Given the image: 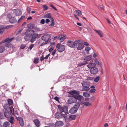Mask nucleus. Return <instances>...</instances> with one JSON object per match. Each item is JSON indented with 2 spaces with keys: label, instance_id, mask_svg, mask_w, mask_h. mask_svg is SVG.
<instances>
[{
  "label": "nucleus",
  "instance_id": "45",
  "mask_svg": "<svg viewBox=\"0 0 127 127\" xmlns=\"http://www.w3.org/2000/svg\"><path fill=\"white\" fill-rule=\"evenodd\" d=\"M39 59L37 58H35L34 59V60L33 61V62L35 64H37L38 62Z\"/></svg>",
  "mask_w": 127,
  "mask_h": 127
},
{
  "label": "nucleus",
  "instance_id": "56",
  "mask_svg": "<svg viewBox=\"0 0 127 127\" xmlns=\"http://www.w3.org/2000/svg\"><path fill=\"white\" fill-rule=\"evenodd\" d=\"M34 44H32L28 48L30 49L31 50L32 49V48L34 47Z\"/></svg>",
  "mask_w": 127,
  "mask_h": 127
},
{
  "label": "nucleus",
  "instance_id": "49",
  "mask_svg": "<svg viewBox=\"0 0 127 127\" xmlns=\"http://www.w3.org/2000/svg\"><path fill=\"white\" fill-rule=\"evenodd\" d=\"M12 17L11 14L9 13H8L7 15V17L9 18L10 19Z\"/></svg>",
  "mask_w": 127,
  "mask_h": 127
},
{
  "label": "nucleus",
  "instance_id": "38",
  "mask_svg": "<svg viewBox=\"0 0 127 127\" xmlns=\"http://www.w3.org/2000/svg\"><path fill=\"white\" fill-rule=\"evenodd\" d=\"M82 89L84 91H88L90 89L88 87H83Z\"/></svg>",
  "mask_w": 127,
  "mask_h": 127
},
{
  "label": "nucleus",
  "instance_id": "27",
  "mask_svg": "<svg viewBox=\"0 0 127 127\" xmlns=\"http://www.w3.org/2000/svg\"><path fill=\"white\" fill-rule=\"evenodd\" d=\"M88 63V62L86 61H84L83 62H81L79 63L78 64V66H81L83 65H85Z\"/></svg>",
  "mask_w": 127,
  "mask_h": 127
},
{
  "label": "nucleus",
  "instance_id": "42",
  "mask_svg": "<svg viewBox=\"0 0 127 127\" xmlns=\"http://www.w3.org/2000/svg\"><path fill=\"white\" fill-rule=\"evenodd\" d=\"M14 120V117L12 116H11L10 118L9 121L11 124H13L14 123L13 122Z\"/></svg>",
  "mask_w": 127,
  "mask_h": 127
},
{
  "label": "nucleus",
  "instance_id": "24",
  "mask_svg": "<svg viewBox=\"0 0 127 127\" xmlns=\"http://www.w3.org/2000/svg\"><path fill=\"white\" fill-rule=\"evenodd\" d=\"M27 27L31 29H34L35 26L34 24H28L27 25Z\"/></svg>",
  "mask_w": 127,
  "mask_h": 127
},
{
  "label": "nucleus",
  "instance_id": "3",
  "mask_svg": "<svg viewBox=\"0 0 127 127\" xmlns=\"http://www.w3.org/2000/svg\"><path fill=\"white\" fill-rule=\"evenodd\" d=\"M56 49L59 52H61L64 51V45H62L61 43L58 44L56 47Z\"/></svg>",
  "mask_w": 127,
  "mask_h": 127
},
{
  "label": "nucleus",
  "instance_id": "43",
  "mask_svg": "<svg viewBox=\"0 0 127 127\" xmlns=\"http://www.w3.org/2000/svg\"><path fill=\"white\" fill-rule=\"evenodd\" d=\"M100 79L99 76H97L94 79V81L95 82H97L99 81Z\"/></svg>",
  "mask_w": 127,
  "mask_h": 127
},
{
  "label": "nucleus",
  "instance_id": "47",
  "mask_svg": "<svg viewBox=\"0 0 127 127\" xmlns=\"http://www.w3.org/2000/svg\"><path fill=\"white\" fill-rule=\"evenodd\" d=\"M4 31V29L3 28H0V35L2 34Z\"/></svg>",
  "mask_w": 127,
  "mask_h": 127
},
{
  "label": "nucleus",
  "instance_id": "2",
  "mask_svg": "<svg viewBox=\"0 0 127 127\" xmlns=\"http://www.w3.org/2000/svg\"><path fill=\"white\" fill-rule=\"evenodd\" d=\"M29 32H32L34 33V30H29V31H27L25 33L26 35L24 37V38L25 41H27L29 40L30 38V36L32 35V34H30L29 33Z\"/></svg>",
  "mask_w": 127,
  "mask_h": 127
},
{
  "label": "nucleus",
  "instance_id": "35",
  "mask_svg": "<svg viewBox=\"0 0 127 127\" xmlns=\"http://www.w3.org/2000/svg\"><path fill=\"white\" fill-rule=\"evenodd\" d=\"M44 18H50V20L51 19V18H53L51 17V16L50 15V14L49 13H48L46 14L44 16Z\"/></svg>",
  "mask_w": 127,
  "mask_h": 127
},
{
  "label": "nucleus",
  "instance_id": "17",
  "mask_svg": "<svg viewBox=\"0 0 127 127\" xmlns=\"http://www.w3.org/2000/svg\"><path fill=\"white\" fill-rule=\"evenodd\" d=\"M17 120L18 121L20 125L22 126H23L24 124L22 118L21 117H18L17 118Z\"/></svg>",
  "mask_w": 127,
  "mask_h": 127
},
{
  "label": "nucleus",
  "instance_id": "29",
  "mask_svg": "<svg viewBox=\"0 0 127 127\" xmlns=\"http://www.w3.org/2000/svg\"><path fill=\"white\" fill-rule=\"evenodd\" d=\"M76 118V116L75 115H70L69 118V119L70 120H75Z\"/></svg>",
  "mask_w": 127,
  "mask_h": 127
},
{
  "label": "nucleus",
  "instance_id": "41",
  "mask_svg": "<svg viewBox=\"0 0 127 127\" xmlns=\"http://www.w3.org/2000/svg\"><path fill=\"white\" fill-rule=\"evenodd\" d=\"M5 48L4 46H0V53H2L4 50Z\"/></svg>",
  "mask_w": 127,
  "mask_h": 127
},
{
  "label": "nucleus",
  "instance_id": "36",
  "mask_svg": "<svg viewBox=\"0 0 127 127\" xmlns=\"http://www.w3.org/2000/svg\"><path fill=\"white\" fill-rule=\"evenodd\" d=\"M51 24L49 25L50 27L53 26L54 25V21L53 18H51Z\"/></svg>",
  "mask_w": 127,
  "mask_h": 127
},
{
  "label": "nucleus",
  "instance_id": "21",
  "mask_svg": "<svg viewBox=\"0 0 127 127\" xmlns=\"http://www.w3.org/2000/svg\"><path fill=\"white\" fill-rule=\"evenodd\" d=\"M33 122L37 127H39L40 125V122L37 119L35 120H34Z\"/></svg>",
  "mask_w": 127,
  "mask_h": 127
},
{
  "label": "nucleus",
  "instance_id": "55",
  "mask_svg": "<svg viewBox=\"0 0 127 127\" xmlns=\"http://www.w3.org/2000/svg\"><path fill=\"white\" fill-rule=\"evenodd\" d=\"M54 99L56 101H57L58 102H59V97H57V96H55V97Z\"/></svg>",
  "mask_w": 127,
  "mask_h": 127
},
{
  "label": "nucleus",
  "instance_id": "16",
  "mask_svg": "<svg viewBox=\"0 0 127 127\" xmlns=\"http://www.w3.org/2000/svg\"><path fill=\"white\" fill-rule=\"evenodd\" d=\"M94 31L98 33L100 37H102L103 36V33L102 31L100 30H95Z\"/></svg>",
  "mask_w": 127,
  "mask_h": 127
},
{
  "label": "nucleus",
  "instance_id": "4",
  "mask_svg": "<svg viewBox=\"0 0 127 127\" xmlns=\"http://www.w3.org/2000/svg\"><path fill=\"white\" fill-rule=\"evenodd\" d=\"M74 95H73L71 98L68 99L67 102L68 104L76 102V99Z\"/></svg>",
  "mask_w": 127,
  "mask_h": 127
},
{
  "label": "nucleus",
  "instance_id": "60",
  "mask_svg": "<svg viewBox=\"0 0 127 127\" xmlns=\"http://www.w3.org/2000/svg\"><path fill=\"white\" fill-rule=\"evenodd\" d=\"M44 57L43 55H42L40 58V60L41 61H42L44 59Z\"/></svg>",
  "mask_w": 127,
  "mask_h": 127
},
{
  "label": "nucleus",
  "instance_id": "32",
  "mask_svg": "<svg viewBox=\"0 0 127 127\" xmlns=\"http://www.w3.org/2000/svg\"><path fill=\"white\" fill-rule=\"evenodd\" d=\"M90 94L88 93L85 92L83 93V96L86 97H88L90 96Z\"/></svg>",
  "mask_w": 127,
  "mask_h": 127
},
{
  "label": "nucleus",
  "instance_id": "44",
  "mask_svg": "<svg viewBox=\"0 0 127 127\" xmlns=\"http://www.w3.org/2000/svg\"><path fill=\"white\" fill-rule=\"evenodd\" d=\"M76 13L79 16H80L81 14V12L80 10H76Z\"/></svg>",
  "mask_w": 127,
  "mask_h": 127
},
{
  "label": "nucleus",
  "instance_id": "64",
  "mask_svg": "<svg viewBox=\"0 0 127 127\" xmlns=\"http://www.w3.org/2000/svg\"><path fill=\"white\" fill-rule=\"evenodd\" d=\"M83 44H84V45L86 46H89V44L86 42H84Z\"/></svg>",
  "mask_w": 127,
  "mask_h": 127
},
{
  "label": "nucleus",
  "instance_id": "26",
  "mask_svg": "<svg viewBox=\"0 0 127 127\" xmlns=\"http://www.w3.org/2000/svg\"><path fill=\"white\" fill-rule=\"evenodd\" d=\"M79 93L78 92L75 90L71 91L70 92V94L72 95V96H73V94L78 95Z\"/></svg>",
  "mask_w": 127,
  "mask_h": 127
},
{
  "label": "nucleus",
  "instance_id": "58",
  "mask_svg": "<svg viewBox=\"0 0 127 127\" xmlns=\"http://www.w3.org/2000/svg\"><path fill=\"white\" fill-rule=\"evenodd\" d=\"M80 104L79 103H77L76 104H75L74 106V107H75V106H76V107L77 108V107L79 108L80 107Z\"/></svg>",
  "mask_w": 127,
  "mask_h": 127
},
{
  "label": "nucleus",
  "instance_id": "48",
  "mask_svg": "<svg viewBox=\"0 0 127 127\" xmlns=\"http://www.w3.org/2000/svg\"><path fill=\"white\" fill-rule=\"evenodd\" d=\"M49 127H56V126L55 124L51 123L49 125Z\"/></svg>",
  "mask_w": 127,
  "mask_h": 127
},
{
  "label": "nucleus",
  "instance_id": "20",
  "mask_svg": "<svg viewBox=\"0 0 127 127\" xmlns=\"http://www.w3.org/2000/svg\"><path fill=\"white\" fill-rule=\"evenodd\" d=\"M92 56L91 55L87 56H85L84 57L83 59L84 60H86L87 61H90L91 60L92 58Z\"/></svg>",
  "mask_w": 127,
  "mask_h": 127
},
{
  "label": "nucleus",
  "instance_id": "7",
  "mask_svg": "<svg viewBox=\"0 0 127 127\" xmlns=\"http://www.w3.org/2000/svg\"><path fill=\"white\" fill-rule=\"evenodd\" d=\"M55 118L58 119L62 118L64 117L63 114L59 112H57L55 114Z\"/></svg>",
  "mask_w": 127,
  "mask_h": 127
},
{
  "label": "nucleus",
  "instance_id": "19",
  "mask_svg": "<svg viewBox=\"0 0 127 127\" xmlns=\"http://www.w3.org/2000/svg\"><path fill=\"white\" fill-rule=\"evenodd\" d=\"M55 125L56 126H61L63 125V122L61 121H58L56 122Z\"/></svg>",
  "mask_w": 127,
  "mask_h": 127
},
{
  "label": "nucleus",
  "instance_id": "8",
  "mask_svg": "<svg viewBox=\"0 0 127 127\" xmlns=\"http://www.w3.org/2000/svg\"><path fill=\"white\" fill-rule=\"evenodd\" d=\"M77 108L74 106L70 109L69 110V112L71 114H74L77 112Z\"/></svg>",
  "mask_w": 127,
  "mask_h": 127
},
{
  "label": "nucleus",
  "instance_id": "23",
  "mask_svg": "<svg viewBox=\"0 0 127 127\" xmlns=\"http://www.w3.org/2000/svg\"><path fill=\"white\" fill-rule=\"evenodd\" d=\"M59 111H60V113H62L64 112V107L60 105H58L57 106Z\"/></svg>",
  "mask_w": 127,
  "mask_h": 127
},
{
  "label": "nucleus",
  "instance_id": "1",
  "mask_svg": "<svg viewBox=\"0 0 127 127\" xmlns=\"http://www.w3.org/2000/svg\"><path fill=\"white\" fill-rule=\"evenodd\" d=\"M96 64L94 63H89L87 67L89 68H91L90 70V71H98V69L96 67Z\"/></svg>",
  "mask_w": 127,
  "mask_h": 127
},
{
  "label": "nucleus",
  "instance_id": "13",
  "mask_svg": "<svg viewBox=\"0 0 127 127\" xmlns=\"http://www.w3.org/2000/svg\"><path fill=\"white\" fill-rule=\"evenodd\" d=\"M64 118L65 119V127H68L70 125V124L69 122V120L67 119V117L65 116H64Z\"/></svg>",
  "mask_w": 127,
  "mask_h": 127
},
{
  "label": "nucleus",
  "instance_id": "62",
  "mask_svg": "<svg viewBox=\"0 0 127 127\" xmlns=\"http://www.w3.org/2000/svg\"><path fill=\"white\" fill-rule=\"evenodd\" d=\"M47 42H48L47 41H45L41 44V46H43L45 44H47Z\"/></svg>",
  "mask_w": 127,
  "mask_h": 127
},
{
  "label": "nucleus",
  "instance_id": "31",
  "mask_svg": "<svg viewBox=\"0 0 127 127\" xmlns=\"http://www.w3.org/2000/svg\"><path fill=\"white\" fill-rule=\"evenodd\" d=\"M9 105L8 103H6L4 104L3 107L4 108L5 110H7L8 109L9 107Z\"/></svg>",
  "mask_w": 127,
  "mask_h": 127
},
{
  "label": "nucleus",
  "instance_id": "50",
  "mask_svg": "<svg viewBox=\"0 0 127 127\" xmlns=\"http://www.w3.org/2000/svg\"><path fill=\"white\" fill-rule=\"evenodd\" d=\"M94 61L96 64L99 65V62L97 59H95L94 60Z\"/></svg>",
  "mask_w": 127,
  "mask_h": 127
},
{
  "label": "nucleus",
  "instance_id": "37",
  "mask_svg": "<svg viewBox=\"0 0 127 127\" xmlns=\"http://www.w3.org/2000/svg\"><path fill=\"white\" fill-rule=\"evenodd\" d=\"M10 125L9 123L8 122H6L4 123L3 126L4 127H7Z\"/></svg>",
  "mask_w": 127,
  "mask_h": 127
},
{
  "label": "nucleus",
  "instance_id": "28",
  "mask_svg": "<svg viewBox=\"0 0 127 127\" xmlns=\"http://www.w3.org/2000/svg\"><path fill=\"white\" fill-rule=\"evenodd\" d=\"M64 112L65 115L68 114V107L66 106H64Z\"/></svg>",
  "mask_w": 127,
  "mask_h": 127
},
{
  "label": "nucleus",
  "instance_id": "51",
  "mask_svg": "<svg viewBox=\"0 0 127 127\" xmlns=\"http://www.w3.org/2000/svg\"><path fill=\"white\" fill-rule=\"evenodd\" d=\"M34 29L36 31H41V30L40 28H37L35 26Z\"/></svg>",
  "mask_w": 127,
  "mask_h": 127
},
{
  "label": "nucleus",
  "instance_id": "53",
  "mask_svg": "<svg viewBox=\"0 0 127 127\" xmlns=\"http://www.w3.org/2000/svg\"><path fill=\"white\" fill-rule=\"evenodd\" d=\"M4 118V117L3 115L0 112V119H3Z\"/></svg>",
  "mask_w": 127,
  "mask_h": 127
},
{
  "label": "nucleus",
  "instance_id": "11",
  "mask_svg": "<svg viewBox=\"0 0 127 127\" xmlns=\"http://www.w3.org/2000/svg\"><path fill=\"white\" fill-rule=\"evenodd\" d=\"M82 84L83 87H88L90 85V83L87 81H85L83 82Z\"/></svg>",
  "mask_w": 127,
  "mask_h": 127
},
{
  "label": "nucleus",
  "instance_id": "30",
  "mask_svg": "<svg viewBox=\"0 0 127 127\" xmlns=\"http://www.w3.org/2000/svg\"><path fill=\"white\" fill-rule=\"evenodd\" d=\"M67 45L71 48H74L75 47L74 43L73 42H72L70 44H68Z\"/></svg>",
  "mask_w": 127,
  "mask_h": 127
},
{
  "label": "nucleus",
  "instance_id": "57",
  "mask_svg": "<svg viewBox=\"0 0 127 127\" xmlns=\"http://www.w3.org/2000/svg\"><path fill=\"white\" fill-rule=\"evenodd\" d=\"M40 23L42 24H44L45 23V20L44 19H42L40 21Z\"/></svg>",
  "mask_w": 127,
  "mask_h": 127
},
{
  "label": "nucleus",
  "instance_id": "10",
  "mask_svg": "<svg viewBox=\"0 0 127 127\" xmlns=\"http://www.w3.org/2000/svg\"><path fill=\"white\" fill-rule=\"evenodd\" d=\"M38 36V34L36 33H34L32 36V38L31 39L30 41L32 43H33L35 40L36 39Z\"/></svg>",
  "mask_w": 127,
  "mask_h": 127
},
{
  "label": "nucleus",
  "instance_id": "39",
  "mask_svg": "<svg viewBox=\"0 0 127 127\" xmlns=\"http://www.w3.org/2000/svg\"><path fill=\"white\" fill-rule=\"evenodd\" d=\"M83 104L84 105L88 106L91 105V103L88 102H85L83 103Z\"/></svg>",
  "mask_w": 127,
  "mask_h": 127
},
{
  "label": "nucleus",
  "instance_id": "61",
  "mask_svg": "<svg viewBox=\"0 0 127 127\" xmlns=\"http://www.w3.org/2000/svg\"><path fill=\"white\" fill-rule=\"evenodd\" d=\"M50 6L53 8L55 10H57V9L56 8H55V7H54V6L53 5H52V4H51Z\"/></svg>",
  "mask_w": 127,
  "mask_h": 127
},
{
  "label": "nucleus",
  "instance_id": "9",
  "mask_svg": "<svg viewBox=\"0 0 127 127\" xmlns=\"http://www.w3.org/2000/svg\"><path fill=\"white\" fill-rule=\"evenodd\" d=\"M11 112L12 115L16 116V115H18L19 114L17 110L14 111V109L12 106H11L10 108Z\"/></svg>",
  "mask_w": 127,
  "mask_h": 127
},
{
  "label": "nucleus",
  "instance_id": "15",
  "mask_svg": "<svg viewBox=\"0 0 127 127\" xmlns=\"http://www.w3.org/2000/svg\"><path fill=\"white\" fill-rule=\"evenodd\" d=\"M78 46L77 48V49L78 50H81L83 49L84 47V44L82 43H80L77 45Z\"/></svg>",
  "mask_w": 127,
  "mask_h": 127
},
{
  "label": "nucleus",
  "instance_id": "54",
  "mask_svg": "<svg viewBox=\"0 0 127 127\" xmlns=\"http://www.w3.org/2000/svg\"><path fill=\"white\" fill-rule=\"evenodd\" d=\"M95 89H92L90 90V92L91 93H94L95 91Z\"/></svg>",
  "mask_w": 127,
  "mask_h": 127
},
{
  "label": "nucleus",
  "instance_id": "59",
  "mask_svg": "<svg viewBox=\"0 0 127 127\" xmlns=\"http://www.w3.org/2000/svg\"><path fill=\"white\" fill-rule=\"evenodd\" d=\"M25 47V45L24 44L21 45L20 46V48L21 49H24Z\"/></svg>",
  "mask_w": 127,
  "mask_h": 127
},
{
  "label": "nucleus",
  "instance_id": "46",
  "mask_svg": "<svg viewBox=\"0 0 127 127\" xmlns=\"http://www.w3.org/2000/svg\"><path fill=\"white\" fill-rule=\"evenodd\" d=\"M42 7L43 8V10H45L49 8L48 7L45 5H43L42 6Z\"/></svg>",
  "mask_w": 127,
  "mask_h": 127
},
{
  "label": "nucleus",
  "instance_id": "12",
  "mask_svg": "<svg viewBox=\"0 0 127 127\" xmlns=\"http://www.w3.org/2000/svg\"><path fill=\"white\" fill-rule=\"evenodd\" d=\"M14 38L13 37L11 38H7L6 39L3 40L2 41L0 42V45L2 44V43L5 42L9 43Z\"/></svg>",
  "mask_w": 127,
  "mask_h": 127
},
{
  "label": "nucleus",
  "instance_id": "6",
  "mask_svg": "<svg viewBox=\"0 0 127 127\" xmlns=\"http://www.w3.org/2000/svg\"><path fill=\"white\" fill-rule=\"evenodd\" d=\"M50 38V36L49 34H45L42 36L41 37L43 40L46 41L49 40Z\"/></svg>",
  "mask_w": 127,
  "mask_h": 127
},
{
  "label": "nucleus",
  "instance_id": "63",
  "mask_svg": "<svg viewBox=\"0 0 127 127\" xmlns=\"http://www.w3.org/2000/svg\"><path fill=\"white\" fill-rule=\"evenodd\" d=\"M50 54H48L44 58V59H47L48 58V57L50 56Z\"/></svg>",
  "mask_w": 127,
  "mask_h": 127
},
{
  "label": "nucleus",
  "instance_id": "22",
  "mask_svg": "<svg viewBox=\"0 0 127 127\" xmlns=\"http://www.w3.org/2000/svg\"><path fill=\"white\" fill-rule=\"evenodd\" d=\"M74 96H75V98L76 99V101H77V99H78L79 100H81L83 97L82 96L79 95H74Z\"/></svg>",
  "mask_w": 127,
  "mask_h": 127
},
{
  "label": "nucleus",
  "instance_id": "14",
  "mask_svg": "<svg viewBox=\"0 0 127 127\" xmlns=\"http://www.w3.org/2000/svg\"><path fill=\"white\" fill-rule=\"evenodd\" d=\"M4 115L6 117L8 118L10 117L11 114L10 111L6 110L4 113Z\"/></svg>",
  "mask_w": 127,
  "mask_h": 127
},
{
  "label": "nucleus",
  "instance_id": "5",
  "mask_svg": "<svg viewBox=\"0 0 127 127\" xmlns=\"http://www.w3.org/2000/svg\"><path fill=\"white\" fill-rule=\"evenodd\" d=\"M22 13V12L20 9H17L14 10L13 13L16 16L21 15Z\"/></svg>",
  "mask_w": 127,
  "mask_h": 127
},
{
  "label": "nucleus",
  "instance_id": "33",
  "mask_svg": "<svg viewBox=\"0 0 127 127\" xmlns=\"http://www.w3.org/2000/svg\"><path fill=\"white\" fill-rule=\"evenodd\" d=\"M81 40H76L75 41L74 43L75 44V47L77 46V44H79L80 43Z\"/></svg>",
  "mask_w": 127,
  "mask_h": 127
},
{
  "label": "nucleus",
  "instance_id": "40",
  "mask_svg": "<svg viewBox=\"0 0 127 127\" xmlns=\"http://www.w3.org/2000/svg\"><path fill=\"white\" fill-rule=\"evenodd\" d=\"M60 41L61 42H63L64 41V35H60L58 37Z\"/></svg>",
  "mask_w": 127,
  "mask_h": 127
},
{
  "label": "nucleus",
  "instance_id": "34",
  "mask_svg": "<svg viewBox=\"0 0 127 127\" xmlns=\"http://www.w3.org/2000/svg\"><path fill=\"white\" fill-rule=\"evenodd\" d=\"M7 102L8 105H11L13 104V101L12 99H9L7 100Z\"/></svg>",
  "mask_w": 127,
  "mask_h": 127
},
{
  "label": "nucleus",
  "instance_id": "25",
  "mask_svg": "<svg viewBox=\"0 0 127 127\" xmlns=\"http://www.w3.org/2000/svg\"><path fill=\"white\" fill-rule=\"evenodd\" d=\"M92 47H86L85 49V51H86L87 54H89V51L91 49Z\"/></svg>",
  "mask_w": 127,
  "mask_h": 127
},
{
  "label": "nucleus",
  "instance_id": "52",
  "mask_svg": "<svg viewBox=\"0 0 127 127\" xmlns=\"http://www.w3.org/2000/svg\"><path fill=\"white\" fill-rule=\"evenodd\" d=\"M25 18V16H23L21 17L20 19H19L18 21V23H19L20 20H23V19Z\"/></svg>",
  "mask_w": 127,
  "mask_h": 127
},
{
  "label": "nucleus",
  "instance_id": "18",
  "mask_svg": "<svg viewBox=\"0 0 127 127\" xmlns=\"http://www.w3.org/2000/svg\"><path fill=\"white\" fill-rule=\"evenodd\" d=\"M9 22L11 23H15L17 22V20L14 17L11 18L9 19Z\"/></svg>",
  "mask_w": 127,
  "mask_h": 127
}]
</instances>
